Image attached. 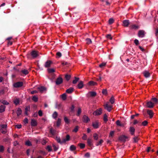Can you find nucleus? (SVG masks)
Listing matches in <instances>:
<instances>
[{"instance_id": "obj_53", "label": "nucleus", "mask_w": 158, "mask_h": 158, "mask_svg": "<svg viewBox=\"0 0 158 158\" xmlns=\"http://www.w3.org/2000/svg\"><path fill=\"white\" fill-rule=\"evenodd\" d=\"M50 132L52 135H54L55 133V131L52 128H51L50 130Z\"/></svg>"}, {"instance_id": "obj_13", "label": "nucleus", "mask_w": 158, "mask_h": 158, "mask_svg": "<svg viewBox=\"0 0 158 158\" xmlns=\"http://www.w3.org/2000/svg\"><path fill=\"white\" fill-rule=\"evenodd\" d=\"M52 62L50 60H48L45 64L44 66L46 68H48L50 67Z\"/></svg>"}, {"instance_id": "obj_46", "label": "nucleus", "mask_w": 158, "mask_h": 158, "mask_svg": "<svg viewBox=\"0 0 158 158\" xmlns=\"http://www.w3.org/2000/svg\"><path fill=\"white\" fill-rule=\"evenodd\" d=\"M61 121V119L60 118H58L56 123V125L57 126H59L60 124Z\"/></svg>"}, {"instance_id": "obj_48", "label": "nucleus", "mask_w": 158, "mask_h": 158, "mask_svg": "<svg viewBox=\"0 0 158 158\" xmlns=\"http://www.w3.org/2000/svg\"><path fill=\"white\" fill-rule=\"evenodd\" d=\"M25 144L28 146H30L31 145V142L29 140H28L26 141L25 143Z\"/></svg>"}, {"instance_id": "obj_35", "label": "nucleus", "mask_w": 158, "mask_h": 158, "mask_svg": "<svg viewBox=\"0 0 158 158\" xmlns=\"http://www.w3.org/2000/svg\"><path fill=\"white\" fill-rule=\"evenodd\" d=\"M57 115L58 114L57 112L56 111H55L52 114V117L54 118H57Z\"/></svg>"}, {"instance_id": "obj_7", "label": "nucleus", "mask_w": 158, "mask_h": 158, "mask_svg": "<svg viewBox=\"0 0 158 158\" xmlns=\"http://www.w3.org/2000/svg\"><path fill=\"white\" fill-rule=\"evenodd\" d=\"M154 106V103L151 101L148 102L146 103V107L150 108H152Z\"/></svg>"}, {"instance_id": "obj_22", "label": "nucleus", "mask_w": 158, "mask_h": 158, "mask_svg": "<svg viewBox=\"0 0 158 158\" xmlns=\"http://www.w3.org/2000/svg\"><path fill=\"white\" fill-rule=\"evenodd\" d=\"M6 106L3 105H1L0 106V112L2 113L5 111Z\"/></svg>"}, {"instance_id": "obj_43", "label": "nucleus", "mask_w": 158, "mask_h": 158, "mask_svg": "<svg viewBox=\"0 0 158 158\" xmlns=\"http://www.w3.org/2000/svg\"><path fill=\"white\" fill-rule=\"evenodd\" d=\"M64 120L65 122L67 124H69V120L66 117H64Z\"/></svg>"}, {"instance_id": "obj_30", "label": "nucleus", "mask_w": 158, "mask_h": 158, "mask_svg": "<svg viewBox=\"0 0 158 158\" xmlns=\"http://www.w3.org/2000/svg\"><path fill=\"white\" fill-rule=\"evenodd\" d=\"M0 102L5 105H8L9 104V103L5 100H1Z\"/></svg>"}, {"instance_id": "obj_45", "label": "nucleus", "mask_w": 158, "mask_h": 158, "mask_svg": "<svg viewBox=\"0 0 158 158\" xmlns=\"http://www.w3.org/2000/svg\"><path fill=\"white\" fill-rule=\"evenodd\" d=\"M79 127L78 126H76L74 129L73 131V132H77L78 130Z\"/></svg>"}, {"instance_id": "obj_1", "label": "nucleus", "mask_w": 158, "mask_h": 158, "mask_svg": "<svg viewBox=\"0 0 158 158\" xmlns=\"http://www.w3.org/2000/svg\"><path fill=\"white\" fill-rule=\"evenodd\" d=\"M104 106L105 109L108 112H110L111 111L113 105L110 104L109 102H107L104 105Z\"/></svg>"}, {"instance_id": "obj_28", "label": "nucleus", "mask_w": 158, "mask_h": 158, "mask_svg": "<svg viewBox=\"0 0 158 158\" xmlns=\"http://www.w3.org/2000/svg\"><path fill=\"white\" fill-rule=\"evenodd\" d=\"M22 113V111L21 108H18L17 111V114L18 116H19Z\"/></svg>"}, {"instance_id": "obj_27", "label": "nucleus", "mask_w": 158, "mask_h": 158, "mask_svg": "<svg viewBox=\"0 0 158 158\" xmlns=\"http://www.w3.org/2000/svg\"><path fill=\"white\" fill-rule=\"evenodd\" d=\"M88 84L90 86L95 85H97V83L93 81H90L88 83Z\"/></svg>"}, {"instance_id": "obj_39", "label": "nucleus", "mask_w": 158, "mask_h": 158, "mask_svg": "<svg viewBox=\"0 0 158 158\" xmlns=\"http://www.w3.org/2000/svg\"><path fill=\"white\" fill-rule=\"evenodd\" d=\"M32 100L35 102H36L38 101V98L37 97L34 96L33 97Z\"/></svg>"}, {"instance_id": "obj_63", "label": "nucleus", "mask_w": 158, "mask_h": 158, "mask_svg": "<svg viewBox=\"0 0 158 158\" xmlns=\"http://www.w3.org/2000/svg\"><path fill=\"white\" fill-rule=\"evenodd\" d=\"M114 131H112L110 132L109 137L113 136L114 134Z\"/></svg>"}, {"instance_id": "obj_3", "label": "nucleus", "mask_w": 158, "mask_h": 158, "mask_svg": "<svg viewBox=\"0 0 158 158\" xmlns=\"http://www.w3.org/2000/svg\"><path fill=\"white\" fill-rule=\"evenodd\" d=\"M146 33L144 31L140 30L138 32V36L139 37L143 38L145 36Z\"/></svg>"}, {"instance_id": "obj_64", "label": "nucleus", "mask_w": 158, "mask_h": 158, "mask_svg": "<svg viewBox=\"0 0 158 158\" xmlns=\"http://www.w3.org/2000/svg\"><path fill=\"white\" fill-rule=\"evenodd\" d=\"M38 114L40 116H42L43 115V112L41 110H40L38 112Z\"/></svg>"}, {"instance_id": "obj_54", "label": "nucleus", "mask_w": 158, "mask_h": 158, "mask_svg": "<svg viewBox=\"0 0 158 158\" xmlns=\"http://www.w3.org/2000/svg\"><path fill=\"white\" fill-rule=\"evenodd\" d=\"M134 141L136 143L138 142L139 140V138L137 136H135L133 138Z\"/></svg>"}, {"instance_id": "obj_55", "label": "nucleus", "mask_w": 158, "mask_h": 158, "mask_svg": "<svg viewBox=\"0 0 158 158\" xmlns=\"http://www.w3.org/2000/svg\"><path fill=\"white\" fill-rule=\"evenodd\" d=\"M103 120L105 122H106L108 121L107 116L106 114H105L104 116Z\"/></svg>"}, {"instance_id": "obj_12", "label": "nucleus", "mask_w": 158, "mask_h": 158, "mask_svg": "<svg viewBox=\"0 0 158 158\" xmlns=\"http://www.w3.org/2000/svg\"><path fill=\"white\" fill-rule=\"evenodd\" d=\"M31 125L32 126H35L37 125V122L36 120L34 119H31Z\"/></svg>"}, {"instance_id": "obj_52", "label": "nucleus", "mask_w": 158, "mask_h": 158, "mask_svg": "<svg viewBox=\"0 0 158 158\" xmlns=\"http://www.w3.org/2000/svg\"><path fill=\"white\" fill-rule=\"evenodd\" d=\"M61 98L63 100H65L66 98V95L65 94H64L61 95Z\"/></svg>"}, {"instance_id": "obj_47", "label": "nucleus", "mask_w": 158, "mask_h": 158, "mask_svg": "<svg viewBox=\"0 0 158 158\" xmlns=\"http://www.w3.org/2000/svg\"><path fill=\"white\" fill-rule=\"evenodd\" d=\"M148 122L146 120L144 121L142 123V125L143 126H146L148 124Z\"/></svg>"}, {"instance_id": "obj_19", "label": "nucleus", "mask_w": 158, "mask_h": 158, "mask_svg": "<svg viewBox=\"0 0 158 158\" xmlns=\"http://www.w3.org/2000/svg\"><path fill=\"white\" fill-rule=\"evenodd\" d=\"M37 89L41 93H43L44 91L46 90V88L44 86H41L40 87H39L37 88Z\"/></svg>"}, {"instance_id": "obj_32", "label": "nucleus", "mask_w": 158, "mask_h": 158, "mask_svg": "<svg viewBox=\"0 0 158 158\" xmlns=\"http://www.w3.org/2000/svg\"><path fill=\"white\" fill-rule=\"evenodd\" d=\"M86 43L88 44H89L92 43L91 40L89 38H87L85 40Z\"/></svg>"}, {"instance_id": "obj_11", "label": "nucleus", "mask_w": 158, "mask_h": 158, "mask_svg": "<svg viewBox=\"0 0 158 158\" xmlns=\"http://www.w3.org/2000/svg\"><path fill=\"white\" fill-rule=\"evenodd\" d=\"M90 120L89 117L86 115H84L83 117V121L85 123H88Z\"/></svg>"}, {"instance_id": "obj_34", "label": "nucleus", "mask_w": 158, "mask_h": 158, "mask_svg": "<svg viewBox=\"0 0 158 158\" xmlns=\"http://www.w3.org/2000/svg\"><path fill=\"white\" fill-rule=\"evenodd\" d=\"M106 62H103L101 64L99 65V67L102 68H103L104 67H105L106 65Z\"/></svg>"}, {"instance_id": "obj_20", "label": "nucleus", "mask_w": 158, "mask_h": 158, "mask_svg": "<svg viewBox=\"0 0 158 158\" xmlns=\"http://www.w3.org/2000/svg\"><path fill=\"white\" fill-rule=\"evenodd\" d=\"M127 137L125 135L121 136L119 137V139L121 141H125L126 140Z\"/></svg>"}, {"instance_id": "obj_38", "label": "nucleus", "mask_w": 158, "mask_h": 158, "mask_svg": "<svg viewBox=\"0 0 158 158\" xmlns=\"http://www.w3.org/2000/svg\"><path fill=\"white\" fill-rule=\"evenodd\" d=\"M87 143L89 146H91L92 145V140L91 139H87Z\"/></svg>"}, {"instance_id": "obj_8", "label": "nucleus", "mask_w": 158, "mask_h": 158, "mask_svg": "<svg viewBox=\"0 0 158 158\" xmlns=\"http://www.w3.org/2000/svg\"><path fill=\"white\" fill-rule=\"evenodd\" d=\"M92 125L94 129H97L99 128V123L98 121H96L92 123Z\"/></svg>"}, {"instance_id": "obj_42", "label": "nucleus", "mask_w": 158, "mask_h": 158, "mask_svg": "<svg viewBox=\"0 0 158 158\" xmlns=\"http://www.w3.org/2000/svg\"><path fill=\"white\" fill-rule=\"evenodd\" d=\"M94 139L95 140H97L98 138V135L96 133H94Z\"/></svg>"}, {"instance_id": "obj_9", "label": "nucleus", "mask_w": 158, "mask_h": 158, "mask_svg": "<svg viewBox=\"0 0 158 158\" xmlns=\"http://www.w3.org/2000/svg\"><path fill=\"white\" fill-rule=\"evenodd\" d=\"M56 85H59L61 84L63 82V79L61 77H59L56 79L55 81Z\"/></svg>"}, {"instance_id": "obj_2", "label": "nucleus", "mask_w": 158, "mask_h": 158, "mask_svg": "<svg viewBox=\"0 0 158 158\" xmlns=\"http://www.w3.org/2000/svg\"><path fill=\"white\" fill-rule=\"evenodd\" d=\"M19 74L21 76H24L28 74L29 72L28 70L26 69H23L19 71Z\"/></svg>"}, {"instance_id": "obj_31", "label": "nucleus", "mask_w": 158, "mask_h": 158, "mask_svg": "<svg viewBox=\"0 0 158 158\" xmlns=\"http://www.w3.org/2000/svg\"><path fill=\"white\" fill-rule=\"evenodd\" d=\"M76 148L74 145H71L70 147V149L71 151H73L76 149Z\"/></svg>"}, {"instance_id": "obj_58", "label": "nucleus", "mask_w": 158, "mask_h": 158, "mask_svg": "<svg viewBox=\"0 0 158 158\" xmlns=\"http://www.w3.org/2000/svg\"><path fill=\"white\" fill-rule=\"evenodd\" d=\"M103 141L102 139H101L100 141L96 144L97 146H98L102 143Z\"/></svg>"}, {"instance_id": "obj_56", "label": "nucleus", "mask_w": 158, "mask_h": 158, "mask_svg": "<svg viewBox=\"0 0 158 158\" xmlns=\"http://www.w3.org/2000/svg\"><path fill=\"white\" fill-rule=\"evenodd\" d=\"M30 106H26V107L25 108V111H27V112H28V111H30Z\"/></svg>"}, {"instance_id": "obj_26", "label": "nucleus", "mask_w": 158, "mask_h": 158, "mask_svg": "<svg viewBox=\"0 0 158 158\" xmlns=\"http://www.w3.org/2000/svg\"><path fill=\"white\" fill-rule=\"evenodd\" d=\"M79 89L82 88L83 86V82L82 81H81L77 85Z\"/></svg>"}, {"instance_id": "obj_60", "label": "nucleus", "mask_w": 158, "mask_h": 158, "mask_svg": "<svg viewBox=\"0 0 158 158\" xmlns=\"http://www.w3.org/2000/svg\"><path fill=\"white\" fill-rule=\"evenodd\" d=\"M116 124L117 126H122V124L120 123V122L119 120H118L116 122Z\"/></svg>"}, {"instance_id": "obj_40", "label": "nucleus", "mask_w": 158, "mask_h": 158, "mask_svg": "<svg viewBox=\"0 0 158 158\" xmlns=\"http://www.w3.org/2000/svg\"><path fill=\"white\" fill-rule=\"evenodd\" d=\"M46 149L48 151V152H51L52 151V147L51 146H49V145H48V146L46 148Z\"/></svg>"}, {"instance_id": "obj_5", "label": "nucleus", "mask_w": 158, "mask_h": 158, "mask_svg": "<svg viewBox=\"0 0 158 158\" xmlns=\"http://www.w3.org/2000/svg\"><path fill=\"white\" fill-rule=\"evenodd\" d=\"M31 55L33 58H35L38 56V52L36 51L33 50L31 52Z\"/></svg>"}, {"instance_id": "obj_18", "label": "nucleus", "mask_w": 158, "mask_h": 158, "mask_svg": "<svg viewBox=\"0 0 158 158\" xmlns=\"http://www.w3.org/2000/svg\"><path fill=\"white\" fill-rule=\"evenodd\" d=\"M131 29L137 30L139 28V26L135 24L132 25L130 26Z\"/></svg>"}, {"instance_id": "obj_59", "label": "nucleus", "mask_w": 158, "mask_h": 158, "mask_svg": "<svg viewBox=\"0 0 158 158\" xmlns=\"http://www.w3.org/2000/svg\"><path fill=\"white\" fill-rule=\"evenodd\" d=\"M82 138L83 140H86L87 139V135L86 134H83V136H82Z\"/></svg>"}, {"instance_id": "obj_14", "label": "nucleus", "mask_w": 158, "mask_h": 158, "mask_svg": "<svg viewBox=\"0 0 158 158\" xmlns=\"http://www.w3.org/2000/svg\"><path fill=\"white\" fill-rule=\"evenodd\" d=\"M123 25L125 27H127L129 24V20H125L123 22Z\"/></svg>"}, {"instance_id": "obj_62", "label": "nucleus", "mask_w": 158, "mask_h": 158, "mask_svg": "<svg viewBox=\"0 0 158 158\" xmlns=\"http://www.w3.org/2000/svg\"><path fill=\"white\" fill-rule=\"evenodd\" d=\"M134 42L136 46H137L139 44V41L137 39H136L135 40Z\"/></svg>"}, {"instance_id": "obj_15", "label": "nucleus", "mask_w": 158, "mask_h": 158, "mask_svg": "<svg viewBox=\"0 0 158 158\" xmlns=\"http://www.w3.org/2000/svg\"><path fill=\"white\" fill-rule=\"evenodd\" d=\"M74 90L73 88L70 87L66 90V92L68 94H71L73 91Z\"/></svg>"}, {"instance_id": "obj_21", "label": "nucleus", "mask_w": 158, "mask_h": 158, "mask_svg": "<svg viewBox=\"0 0 158 158\" xmlns=\"http://www.w3.org/2000/svg\"><path fill=\"white\" fill-rule=\"evenodd\" d=\"M88 94L91 97H94L96 95V93L94 91H91L88 93Z\"/></svg>"}, {"instance_id": "obj_4", "label": "nucleus", "mask_w": 158, "mask_h": 158, "mask_svg": "<svg viewBox=\"0 0 158 158\" xmlns=\"http://www.w3.org/2000/svg\"><path fill=\"white\" fill-rule=\"evenodd\" d=\"M23 83L22 82L19 81L14 83L13 85V86L14 87L17 88L22 87L23 86Z\"/></svg>"}, {"instance_id": "obj_49", "label": "nucleus", "mask_w": 158, "mask_h": 158, "mask_svg": "<svg viewBox=\"0 0 158 158\" xmlns=\"http://www.w3.org/2000/svg\"><path fill=\"white\" fill-rule=\"evenodd\" d=\"M48 71L49 73H53L55 72V70L53 69H48Z\"/></svg>"}, {"instance_id": "obj_37", "label": "nucleus", "mask_w": 158, "mask_h": 158, "mask_svg": "<svg viewBox=\"0 0 158 158\" xmlns=\"http://www.w3.org/2000/svg\"><path fill=\"white\" fill-rule=\"evenodd\" d=\"M78 145L79 146L80 148L81 149H83L85 147V144L82 143L78 144Z\"/></svg>"}, {"instance_id": "obj_23", "label": "nucleus", "mask_w": 158, "mask_h": 158, "mask_svg": "<svg viewBox=\"0 0 158 158\" xmlns=\"http://www.w3.org/2000/svg\"><path fill=\"white\" fill-rule=\"evenodd\" d=\"M56 140L58 143L61 144L64 143L63 139L62 140H61V139L59 137H56Z\"/></svg>"}, {"instance_id": "obj_17", "label": "nucleus", "mask_w": 158, "mask_h": 158, "mask_svg": "<svg viewBox=\"0 0 158 158\" xmlns=\"http://www.w3.org/2000/svg\"><path fill=\"white\" fill-rule=\"evenodd\" d=\"M147 113L150 116V118H151L153 116V111L151 110H148L147 111Z\"/></svg>"}, {"instance_id": "obj_50", "label": "nucleus", "mask_w": 158, "mask_h": 158, "mask_svg": "<svg viewBox=\"0 0 158 158\" xmlns=\"http://www.w3.org/2000/svg\"><path fill=\"white\" fill-rule=\"evenodd\" d=\"M114 21V20L112 18L110 19L109 20V23L110 24H111L113 23Z\"/></svg>"}, {"instance_id": "obj_25", "label": "nucleus", "mask_w": 158, "mask_h": 158, "mask_svg": "<svg viewBox=\"0 0 158 158\" xmlns=\"http://www.w3.org/2000/svg\"><path fill=\"white\" fill-rule=\"evenodd\" d=\"M151 101L152 103H154V104H156L158 103V100L156 98H152L151 99Z\"/></svg>"}, {"instance_id": "obj_41", "label": "nucleus", "mask_w": 158, "mask_h": 158, "mask_svg": "<svg viewBox=\"0 0 158 158\" xmlns=\"http://www.w3.org/2000/svg\"><path fill=\"white\" fill-rule=\"evenodd\" d=\"M52 146L54 148V151H56L58 149V148H59L58 146H56L55 144H52Z\"/></svg>"}, {"instance_id": "obj_33", "label": "nucleus", "mask_w": 158, "mask_h": 158, "mask_svg": "<svg viewBox=\"0 0 158 158\" xmlns=\"http://www.w3.org/2000/svg\"><path fill=\"white\" fill-rule=\"evenodd\" d=\"M110 102L112 104L114 103V99L113 96L111 97L110 100Z\"/></svg>"}, {"instance_id": "obj_61", "label": "nucleus", "mask_w": 158, "mask_h": 158, "mask_svg": "<svg viewBox=\"0 0 158 158\" xmlns=\"http://www.w3.org/2000/svg\"><path fill=\"white\" fill-rule=\"evenodd\" d=\"M4 147L2 145L0 146V152H2L4 150Z\"/></svg>"}, {"instance_id": "obj_57", "label": "nucleus", "mask_w": 158, "mask_h": 158, "mask_svg": "<svg viewBox=\"0 0 158 158\" xmlns=\"http://www.w3.org/2000/svg\"><path fill=\"white\" fill-rule=\"evenodd\" d=\"M7 125L6 124H3L1 125V129H6L7 127Z\"/></svg>"}, {"instance_id": "obj_51", "label": "nucleus", "mask_w": 158, "mask_h": 158, "mask_svg": "<svg viewBox=\"0 0 158 158\" xmlns=\"http://www.w3.org/2000/svg\"><path fill=\"white\" fill-rule=\"evenodd\" d=\"M81 109L80 108H78V109L77 112V115L78 116H79L80 115V114L81 113Z\"/></svg>"}, {"instance_id": "obj_16", "label": "nucleus", "mask_w": 158, "mask_h": 158, "mask_svg": "<svg viewBox=\"0 0 158 158\" xmlns=\"http://www.w3.org/2000/svg\"><path fill=\"white\" fill-rule=\"evenodd\" d=\"M129 131L131 135H133L134 134L135 131V129L133 127H131L129 128Z\"/></svg>"}, {"instance_id": "obj_10", "label": "nucleus", "mask_w": 158, "mask_h": 158, "mask_svg": "<svg viewBox=\"0 0 158 158\" xmlns=\"http://www.w3.org/2000/svg\"><path fill=\"white\" fill-rule=\"evenodd\" d=\"M102 110L101 108H99L98 110H97L94 111L93 114L95 115H99L102 114Z\"/></svg>"}, {"instance_id": "obj_6", "label": "nucleus", "mask_w": 158, "mask_h": 158, "mask_svg": "<svg viewBox=\"0 0 158 158\" xmlns=\"http://www.w3.org/2000/svg\"><path fill=\"white\" fill-rule=\"evenodd\" d=\"M143 73L144 77L146 78L149 77L151 74V73L147 70H145L143 72Z\"/></svg>"}, {"instance_id": "obj_24", "label": "nucleus", "mask_w": 158, "mask_h": 158, "mask_svg": "<svg viewBox=\"0 0 158 158\" xmlns=\"http://www.w3.org/2000/svg\"><path fill=\"white\" fill-rule=\"evenodd\" d=\"M70 139V136L69 135H67L66 136L65 138L63 139V142L64 143H65L66 141L69 140Z\"/></svg>"}, {"instance_id": "obj_44", "label": "nucleus", "mask_w": 158, "mask_h": 158, "mask_svg": "<svg viewBox=\"0 0 158 158\" xmlns=\"http://www.w3.org/2000/svg\"><path fill=\"white\" fill-rule=\"evenodd\" d=\"M70 77L71 76L70 75L67 74L65 76V78L67 81H68L70 80Z\"/></svg>"}, {"instance_id": "obj_29", "label": "nucleus", "mask_w": 158, "mask_h": 158, "mask_svg": "<svg viewBox=\"0 0 158 158\" xmlns=\"http://www.w3.org/2000/svg\"><path fill=\"white\" fill-rule=\"evenodd\" d=\"M19 98H16L13 101L14 103L16 105H17L19 103Z\"/></svg>"}, {"instance_id": "obj_36", "label": "nucleus", "mask_w": 158, "mask_h": 158, "mask_svg": "<svg viewBox=\"0 0 158 158\" xmlns=\"http://www.w3.org/2000/svg\"><path fill=\"white\" fill-rule=\"evenodd\" d=\"M79 80V78L75 77V79L73 81V83L74 84H75L77 83Z\"/></svg>"}]
</instances>
